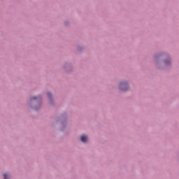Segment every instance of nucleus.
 <instances>
[{
    "mask_svg": "<svg viewBox=\"0 0 179 179\" xmlns=\"http://www.w3.org/2000/svg\"><path fill=\"white\" fill-rule=\"evenodd\" d=\"M48 96L49 99H51V93L48 92Z\"/></svg>",
    "mask_w": 179,
    "mask_h": 179,
    "instance_id": "39448f33",
    "label": "nucleus"
},
{
    "mask_svg": "<svg viewBox=\"0 0 179 179\" xmlns=\"http://www.w3.org/2000/svg\"><path fill=\"white\" fill-rule=\"evenodd\" d=\"M3 177H4V179H9V174H8V173H4V174H3Z\"/></svg>",
    "mask_w": 179,
    "mask_h": 179,
    "instance_id": "7ed1b4c3",
    "label": "nucleus"
},
{
    "mask_svg": "<svg viewBox=\"0 0 179 179\" xmlns=\"http://www.w3.org/2000/svg\"><path fill=\"white\" fill-rule=\"evenodd\" d=\"M165 64H166V65H168L169 62L166 61V62H165Z\"/></svg>",
    "mask_w": 179,
    "mask_h": 179,
    "instance_id": "423d86ee",
    "label": "nucleus"
},
{
    "mask_svg": "<svg viewBox=\"0 0 179 179\" xmlns=\"http://www.w3.org/2000/svg\"><path fill=\"white\" fill-rule=\"evenodd\" d=\"M81 141H83L84 143L87 142V136L85 135L81 136Z\"/></svg>",
    "mask_w": 179,
    "mask_h": 179,
    "instance_id": "f03ea898",
    "label": "nucleus"
},
{
    "mask_svg": "<svg viewBox=\"0 0 179 179\" xmlns=\"http://www.w3.org/2000/svg\"><path fill=\"white\" fill-rule=\"evenodd\" d=\"M32 100H37V97L34 96V97L31 98V101H32Z\"/></svg>",
    "mask_w": 179,
    "mask_h": 179,
    "instance_id": "20e7f679",
    "label": "nucleus"
},
{
    "mask_svg": "<svg viewBox=\"0 0 179 179\" xmlns=\"http://www.w3.org/2000/svg\"><path fill=\"white\" fill-rule=\"evenodd\" d=\"M120 90H122L123 92H126V90H128V83L127 82H122L120 83Z\"/></svg>",
    "mask_w": 179,
    "mask_h": 179,
    "instance_id": "f257e3e1",
    "label": "nucleus"
}]
</instances>
